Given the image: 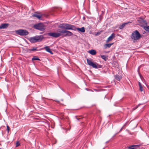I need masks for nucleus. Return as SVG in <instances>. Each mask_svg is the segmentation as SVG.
Listing matches in <instances>:
<instances>
[{
	"label": "nucleus",
	"instance_id": "nucleus-1",
	"mask_svg": "<svg viewBox=\"0 0 149 149\" xmlns=\"http://www.w3.org/2000/svg\"><path fill=\"white\" fill-rule=\"evenodd\" d=\"M58 27L64 30H71L75 31L76 27L74 25L67 23L60 24Z\"/></svg>",
	"mask_w": 149,
	"mask_h": 149
},
{
	"label": "nucleus",
	"instance_id": "nucleus-2",
	"mask_svg": "<svg viewBox=\"0 0 149 149\" xmlns=\"http://www.w3.org/2000/svg\"><path fill=\"white\" fill-rule=\"evenodd\" d=\"M141 37V35L137 30L133 32L131 36V38L135 40H139Z\"/></svg>",
	"mask_w": 149,
	"mask_h": 149
},
{
	"label": "nucleus",
	"instance_id": "nucleus-3",
	"mask_svg": "<svg viewBox=\"0 0 149 149\" xmlns=\"http://www.w3.org/2000/svg\"><path fill=\"white\" fill-rule=\"evenodd\" d=\"M44 38L43 36L42 35L36 36L35 37L30 38V41L32 43H35L37 42H40Z\"/></svg>",
	"mask_w": 149,
	"mask_h": 149
},
{
	"label": "nucleus",
	"instance_id": "nucleus-4",
	"mask_svg": "<svg viewBox=\"0 0 149 149\" xmlns=\"http://www.w3.org/2000/svg\"><path fill=\"white\" fill-rule=\"evenodd\" d=\"M87 61L88 64L90 66H92L93 68H102V65H99L97 63H94L88 59H87Z\"/></svg>",
	"mask_w": 149,
	"mask_h": 149
},
{
	"label": "nucleus",
	"instance_id": "nucleus-5",
	"mask_svg": "<svg viewBox=\"0 0 149 149\" xmlns=\"http://www.w3.org/2000/svg\"><path fill=\"white\" fill-rule=\"evenodd\" d=\"M16 33L21 36H26L28 35L29 33L25 29H20L16 31Z\"/></svg>",
	"mask_w": 149,
	"mask_h": 149
},
{
	"label": "nucleus",
	"instance_id": "nucleus-6",
	"mask_svg": "<svg viewBox=\"0 0 149 149\" xmlns=\"http://www.w3.org/2000/svg\"><path fill=\"white\" fill-rule=\"evenodd\" d=\"M59 32L62 34H64L63 35L64 36L67 37L69 36H72L73 35V33L70 31L67 30H63L61 31H59Z\"/></svg>",
	"mask_w": 149,
	"mask_h": 149
},
{
	"label": "nucleus",
	"instance_id": "nucleus-7",
	"mask_svg": "<svg viewBox=\"0 0 149 149\" xmlns=\"http://www.w3.org/2000/svg\"><path fill=\"white\" fill-rule=\"evenodd\" d=\"M48 36L55 38L59 37L61 35L60 33L50 32L48 33Z\"/></svg>",
	"mask_w": 149,
	"mask_h": 149
},
{
	"label": "nucleus",
	"instance_id": "nucleus-8",
	"mask_svg": "<svg viewBox=\"0 0 149 149\" xmlns=\"http://www.w3.org/2000/svg\"><path fill=\"white\" fill-rule=\"evenodd\" d=\"M34 28L42 31H43L45 30L43 25L41 23H39L35 25L34 26Z\"/></svg>",
	"mask_w": 149,
	"mask_h": 149
},
{
	"label": "nucleus",
	"instance_id": "nucleus-9",
	"mask_svg": "<svg viewBox=\"0 0 149 149\" xmlns=\"http://www.w3.org/2000/svg\"><path fill=\"white\" fill-rule=\"evenodd\" d=\"M115 37V34L113 33L108 38L107 42H108L112 40Z\"/></svg>",
	"mask_w": 149,
	"mask_h": 149
},
{
	"label": "nucleus",
	"instance_id": "nucleus-10",
	"mask_svg": "<svg viewBox=\"0 0 149 149\" xmlns=\"http://www.w3.org/2000/svg\"><path fill=\"white\" fill-rule=\"evenodd\" d=\"M9 25L8 24L3 23L0 25V29H5L7 28Z\"/></svg>",
	"mask_w": 149,
	"mask_h": 149
},
{
	"label": "nucleus",
	"instance_id": "nucleus-11",
	"mask_svg": "<svg viewBox=\"0 0 149 149\" xmlns=\"http://www.w3.org/2000/svg\"><path fill=\"white\" fill-rule=\"evenodd\" d=\"M77 31L82 33H84L85 32V28L84 27H83L81 28L76 27L75 31Z\"/></svg>",
	"mask_w": 149,
	"mask_h": 149
},
{
	"label": "nucleus",
	"instance_id": "nucleus-12",
	"mask_svg": "<svg viewBox=\"0 0 149 149\" xmlns=\"http://www.w3.org/2000/svg\"><path fill=\"white\" fill-rule=\"evenodd\" d=\"M114 77L116 80L119 81H120L122 78V77L121 76L118 74L114 75Z\"/></svg>",
	"mask_w": 149,
	"mask_h": 149
},
{
	"label": "nucleus",
	"instance_id": "nucleus-13",
	"mask_svg": "<svg viewBox=\"0 0 149 149\" xmlns=\"http://www.w3.org/2000/svg\"><path fill=\"white\" fill-rule=\"evenodd\" d=\"M45 49L47 52H49L52 54H53V53L50 50V49L49 46H46L45 47Z\"/></svg>",
	"mask_w": 149,
	"mask_h": 149
},
{
	"label": "nucleus",
	"instance_id": "nucleus-14",
	"mask_svg": "<svg viewBox=\"0 0 149 149\" xmlns=\"http://www.w3.org/2000/svg\"><path fill=\"white\" fill-rule=\"evenodd\" d=\"M132 147H134L135 149H141V145H132Z\"/></svg>",
	"mask_w": 149,
	"mask_h": 149
},
{
	"label": "nucleus",
	"instance_id": "nucleus-15",
	"mask_svg": "<svg viewBox=\"0 0 149 149\" xmlns=\"http://www.w3.org/2000/svg\"><path fill=\"white\" fill-rule=\"evenodd\" d=\"M88 52L89 53L92 55H95L96 54V51L95 50L93 49H92L89 50L88 51Z\"/></svg>",
	"mask_w": 149,
	"mask_h": 149
},
{
	"label": "nucleus",
	"instance_id": "nucleus-16",
	"mask_svg": "<svg viewBox=\"0 0 149 149\" xmlns=\"http://www.w3.org/2000/svg\"><path fill=\"white\" fill-rule=\"evenodd\" d=\"M113 43H109V44H106L104 45V48L106 49L107 48H109L112 45Z\"/></svg>",
	"mask_w": 149,
	"mask_h": 149
},
{
	"label": "nucleus",
	"instance_id": "nucleus-17",
	"mask_svg": "<svg viewBox=\"0 0 149 149\" xmlns=\"http://www.w3.org/2000/svg\"><path fill=\"white\" fill-rule=\"evenodd\" d=\"M32 16L36 17L38 18V19H40L41 17L42 16V15H38L36 13H35L32 15Z\"/></svg>",
	"mask_w": 149,
	"mask_h": 149
},
{
	"label": "nucleus",
	"instance_id": "nucleus-18",
	"mask_svg": "<svg viewBox=\"0 0 149 149\" xmlns=\"http://www.w3.org/2000/svg\"><path fill=\"white\" fill-rule=\"evenodd\" d=\"M128 23H129V22L123 23L122 24L120 25L119 26V28L120 29H123L125 25L127 24Z\"/></svg>",
	"mask_w": 149,
	"mask_h": 149
},
{
	"label": "nucleus",
	"instance_id": "nucleus-19",
	"mask_svg": "<svg viewBox=\"0 0 149 149\" xmlns=\"http://www.w3.org/2000/svg\"><path fill=\"white\" fill-rule=\"evenodd\" d=\"M138 84L139 87V90L141 92L143 91V89L141 83L139 82Z\"/></svg>",
	"mask_w": 149,
	"mask_h": 149
},
{
	"label": "nucleus",
	"instance_id": "nucleus-20",
	"mask_svg": "<svg viewBox=\"0 0 149 149\" xmlns=\"http://www.w3.org/2000/svg\"><path fill=\"white\" fill-rule=\"evenodd\" d=\"M101 58L104 59L105 61H106L108 59L107 57L104 55H101Z\"/></svg>",
	"mask_w": 149,
	"mask_h": 149
},
{
	"label": "nucleus",
	"instance_id": "nucleus-21",
	"mask_svg": "<svg viewBox=\"0 0 149 149\" xmlns=\"http://www.w3.org/2000/svg\"><path fill=\"white\" fill-rule=\"evenodd\" d=\"M32 61L34 60H38V61H40V59L38 58L36 56H34L33 58L32 59Z\"/></svg>",
	"mask_w": 149,
	"mask_h": 149
},
{
	"label": "nucleus",
	"instance_id": "nucleus-22",
	"mask_svg": "<svg viewBox=\"0 0 149 149\" xmlns=\"http://www.w3.org/2000/svg\"><path fill=\"white\" fill-rule=\"evenodd\" d=\"M20 145V143L19 141H17L16 143L15 147H17Z\"/></svg>",
	"mask_w": 149,
	"mask_h": 149
},
{
	"label": "nucleus",
	"instance_id": "nucleus-23",
	"mask_svg": "<svg viewBox=\"0 0 149 149\" xmlns=\"http://www.w3.org/2000/svg\"><path fill=\"white\" fill-rule=\"evenodd\" d=\"M144 29L146 31L149 32V26L144 27Z\"/></svg>",
	"mask_w": 149,
	"mask_h": 149
},
{
	"label": "nucleus",
	"instance_id": "nucleus-24",
	"mask_svg": "<svg viewBox=\"0 0 149 149\" xmlns=\"http://www.w3.org/2000/svg\"><path fill=\"white\" fill-rule=\"evenodd\" d=\"M31 52L37 51V47H33L32 49H31Z\"/></svg>",
	"mask_w": 149,
	"mask_h": 149
},
{
	"label": "nucleus",
	"instance_id": "nucleus-25",
	"mask_svg": "<svg viewBox=\"0 0 149 149\" xmlns=\"http://www.w3.org/2000/svg\"><path fill=\"white\" fill-rule=\"evenodd\" d=\"M26 51L28 52H29V53H31L32 52H31V49H26Z\"/></svg>",
	"mask_w": 149,
	"mask_h": 149
},
{
	"label": "nucleus",
	"instance_id": "nucleus-26",
	"mask_svg": "<svg viewBox=\"0 0 149 149\" xmlns=\"http://www.w3.org/2000/svg\"><path fill=\"white\" fill-rule=\"evenodd\" d=\"M7 128L8 132L10 130V127L8 125H7Z\"/></svg>",
	"mask_w": 149,
	"mask_h": 149
},
{
	"label": "nucleus",
	"instance_id": "nucleus-27",
	"mask_svg": "<svg viewBox=\"0 0 149 149\" xmlns=\"http://www.w3.org/2000/svg\"><path fill=\"white\" fill-rule=\"evenodd\" d=\"M128 149H135L134 147H132V146H130L129 148Z\"/></svg>",
	"mask_w": 149,
	"mask_h": 149
},
{
	"label": "nucleus",
	"instance_id": "nucleus-28",
	"mask_svg": "<svg viewBox=\"0 0 149 149\" xmlns=\"http://www.w3.org/2000/svg\"><path fill=\"white\" fill-rule=\"evenodd\" d=\"M139 75L140 77V78L142 79V78H143V77L141 75V74L140 73H139Z\"/></svg>",
	"mask_w": 149,
	"mask_h": 149
},
{
	"label": "nucleus",
	"instance_id": "nucleus-29",
	"mask_svg": "<svg viewBox=\"0 0 149 149\" xmlns=\"http://www.w3.org/2000/svg\"><path fill=\"white\" fill-rule=\"evenodd\" d=\"M86 18L84 16L83 17V19L84 21H85Z\"/></svg>",
	"mask_w": 149,
	"mask_h": 149
},
{
	"label": "nucleus",
	"instance_id": "nucleus-30",
	"mask_svg": "<svg viewBox=\"0 0 149 149\" xmlns=\"http://www.w3.org/2000/svg\"><path fill=\"white\" fill-rule=\"evenodd\" d=\"M138 107V106H136V107L135 108H134L133 109H137Z\"/></svg>",
	"mask_w": 149,
	"mask_h": 149
},
{
	"label": "nucleus",
	"instance_id": "nucleus-31",
	"mask_svg": "<svg viewBox=\"0 0 149 149\" xmlns=\"http://www.w3.org/2000/svg\"><path fill=\"white\" fill-rule=\"evenodd\" d=\"M138 107V106H136V107L135 108H134L133 109H137Z\"/></svg>",
	"mask_w": 149,
	"mask_h": 149
},
{
	"label": "nucleus",
	"instance_id": "nucleus-32",
	"mask_svg": "<svg viewBox=\"0 0 149 149\" xmlns=\"http://www.w3.org/2000/svg\"><path fill=\"white\" fill-rule=\"evenodd\" d=\"M85 89L87 91H89L90 90L89 89L87 88H86Z\"/></svg>",
	"mask_w": 149,
	"mask_h": 149
},
{
	"label": "nucleus",
	"instance_id": "nucleus-33",
	"mask_svg": "<svg viewBox=\"0 0 149 149\" xmlns=\"http://www.w3.org/2000/svg\"><path fill=\"white\" fill-rule=\"evenodd\" d=\"M104 98H107V99H109V98H107V96H106V95L105 96Z\"/></svg>",
	"mask_w": 149,
	"mask_h": 149
},
{
	"label": "nucleus",
	"instance_id": "nucleus-34",
	"mask_svg": "<svg viewBox=\"0 0 149 149\" xmlns=\"http://www.w3.org/2000/svg\"><path fill=\"white\" fill-rule=\"evenodd\" d=\"M122 128H123V127H122V128L121 129H120V131H121V130H122Z\"/></svg>",
	"mask_w": 149,
	"mask_h": 149
},
{
	"label": "nucleus",
	"instance_id": "nucleus-35",
	"mask_svg": "<svg viewBox=\"0 0 149 149\" xmlns=\"http://www.w3.org/2000/svg\"><path fill=\"white\" fill-rule=\"evenodd\" d=\"M77 118V119L78 120H79V119H78V118Z\"/></svg>",
	"mask_w": 149,
	"mask_h": 149
},
{
	"label": "nucleus",
	"instance_id": "nucleus-36",
	"mask_svg": "<svg viewBox=\"0 0 149 149\" xmlns=\"http://www.w3.org/2000/svg\"><path fill=\"white\" fill-rule=\"evenodd\" d=\"M0 149H1V148H0Z\"/></svg>",
	"mask_w": 149,
	"mask_h": 149
}]
</instances>
